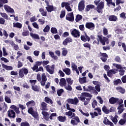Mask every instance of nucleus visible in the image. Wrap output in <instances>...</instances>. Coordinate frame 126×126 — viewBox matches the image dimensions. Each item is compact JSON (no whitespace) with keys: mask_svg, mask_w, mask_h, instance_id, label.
Wrapping results in <instances>:
<instances>
[{"mask_svg":"<svg viewBox=\"0 0 126 126\" xmlns=\"http://www.w3.org/2000/svg\"><path fill=\"white\" fill-rule=\"evenodd\" d=\"M19 108L22 110V113L23 114V110H25L26 109V107L25 106L21 104H19L18 105Z\"/></svg>","mask_w":126,"mask_h":126,"instance_id":"nucleus-56","label":"nucleus"},{"mask_svg":"<svg viewBox=\"0 0 126 126\" xmlns=\"http://www.w3.org/2000/svg\"><path fill=\"white\" fill-rule=\"evenodd\" d=\"M20 126H30V124L27 121L22 122L20 124Z\"/></svg>","mask_w":126,"mask_h":126,"instance_id":"nucleus-53","label":"nucleus"},{"mask_svg":"<svg viewBox=\"0 0 126 126\" xmlns=\"http://www.w3.org/2000/svg\"><path fill=\"white\" fill-rule=\"evenodd\" d=\"M44 101L45 102H46V103H47V104H49V103H50L51 105H52L53 103V100L48 96L45 97Z\"/></svg>","mask_w":126,"mask_h":126,"instance_id":"nucleus-36","label":"nucleus"},{"mask_svg":"<svg viewBox=\"0 0 126 126\" xmlns=\"http://www.w3.org/2000/svg\"><path fill=\"white\" fill-rule=\"evenodd\" d=\"M4 8L5 11L7 12H9L10 13H14V10L8 5L5 4L4 5Z\"/></svg>","mask_w":126,"mask_h":126,"instance_id":"nucleus-15","label":"nucleus"},{"mask_svg":"<svg viewBox=\"0 0 126 126\" xmlns=\"http://www.w3.org/2000/svg\"><path fill=\"white\" fill-rule=\"evenodd\" d=\"M97 40L94 41L93 44L99 45V42L101 43V44H102V46H105L106 44V45H109V44H110V40H109L108 37L103 36V35L101 34L100 32H98L97 33Z\"/></svg>","mask_w":126,"mask_h":126,"instance_id":"nucleus-1","label":"nucleus"},{"mask_svg":"<svg viewBox=\"0 0 126 126\" xmlns=\"http://www.w3.org/2000/svg\"><path fill=\"white\" fill-rule=\"evenodd\" d=\"M108 19L109 21L115 22L118 20V17L115 15H108Z\"/></svg>","mask_w":126,"mask_h":126,"instance_id":"nucleus-18","label":"nucleus"},{"mask_svg":"<svg viewBox=\"0 0 126 126\" xmlns=\"http://www.w3.org/2000/svg\"><path fill=\"white\" fill-rule=\"evenodd\" d=\"M2 67L4 68L6 70H12L13 69V67L12 66H8L7 65L3 63H1Z\"/></svg>","mask_w":126,"mask_h":126,"instance_id":"nucleus-20","label":"nucleus"},{"mask_svg":"<svg viewBox=\"0 0 126 126\" xmlns=\"http://www.w3.org/2000/svg\"><path fill=\"white\" fill-rule=\"evenodd\" d=\"M99 56L100 57V60L103 62V63H106L107 62V58H108V55L106 53H99Z\"/></svg>","mask_w":126,"mask_h":126,"instance_id":"nucleus-11","label":"nucleus"},{"mask_svg":"<svg viewBox=\"0 0 126 126\" xmlns=\"http://www.w3.org/2000/svg\"><path fill=\"white\" fill-rule=\"evenodd\" d=\"M114 60L115 62H117V63H121V58L118 56L115 57Z\"/></svg>","mask_w":126,"mask_h":126,"instance_id":"nucleus-62","label":"nucleus"},{"mask_svg":"<svg viewBox=\"0 0 126 126\" xmlns=\"http://www.w3.org/2000/svg\"><path fill=\"white\" fill-rule=\"evenodd\" d=\"M45 68L46 69V71L49 72L50 74H54L55 72V64L52 65H47L45 66Z\"/></svg>","mask_w":126,"mask_h":126,"instance_id":"nucleus-4","label":"nucleus"},{"mask_svg":"<svg viewBox=\"0 0 126 126\" xmlns=\"http://www.w3.org/2000/svg\"><path fill=\"white\" fill-rule=\"evenodd\" d=\"M58 120L59 121V122H62V123H63L66 121V117L65 116H59L57 118Z\"/></svg>","mask_w":126,"mask_h":126,"instance_id":"nucleus-29","label":"nucleus"},{"mask_svg":"<svg viewBox=\"0 0 126 126\" xmlns=\"http://www.w3.org/2000/svg\"><path fill=\"white\" fill-rule=\"evenodd\" d=\"M30 35L32 37L33 39H40V37L39 36V35L35 33H33L32 32L30 33Z\"/></svg>","mask_w":126,"mask_h":126,"instance_id":"nucleus-39","label":"nucleus"},{"mask_svg":"<svg viewBox=\"0 0 126 126\" xmlns=\"http://www.w3.org/2000/svg\"><path fill=\"white\" fill-rule=\"evenodd\" d=\"M95 9V5L93 4H89L87 5L85 8V11L88 12V11H90V9Z\"/></svg>","mask_w":126,"mask_h":126,"instance_id":"nucleus-21","label":"nucleus"},{"mask_svg":"<svg viewBox=\"0 0 126 126\" xmlns=\"http://www.w3.org/2000/svg\"><path fill=\"white\" fill-rule=\"evenodd\" d=\"M0 14L2 17L4 18V19H6V20H10V18H8V15H7V14L5 13H0Z\"/></svg>","mask_w":126,"mask_h":126,"instance_id":"nucleus-30","label":"nucleus"},{"mask_svg":"<svg viewBox=\"0 0 126 126\" xmlns=\"http://www.w3.org/2000/svg\"><path fill=\"white\" fill-rule=\"evenodd\" d=\"M71 67L73 71H74L77 69V65H76L74 63L73 64H72Z\"/></svg>","mask_w":126,"mask_h":126,"instance_id":"nucleus-63","label":"nucleus"},{"mask_svg":"<svg viewBox=\"0 0 126 126\" xmlns=\"http://www.w3.org/2000/svg\"><path fill=\"white\" fill-rule=\"evenodd\" d=\"M70 4L68 3V4H67V6H66L65 8L67 11H72V9H71V8H70Z\"/></svg>","mask_w":126,"mask_h":126,"instance_id":"nucleus-60","label":"nucleus"},{"mask_svg":"<svg viewBox=\"0 0 126 126\" xmlns=\"http://www.w3.org/2000/svg\"><path fill=\"white\" fill-rule=\"evenodd\" d=\"M70 85H68L67 86L65 85V86H64L65 89L67 90V91H72V87Z\"/></svg>","mask_w":126,"mask_h":126,"instance_id":"nucleus-48","label":"nucleus"},{"mask_svg":"<svg viewBox=\"0 0 126 126\" xmlns=\"http://www.w3.org/2000/svg\"><path fill=\"white\" fill-rule=\"evenodd\" d=\"M47 12H52V11H55V10H57V8L54 7L53 5H48L45 7Z\"/></svg>","mask_w":126,"mask_h":126,"instance_id":"nucleus-19","label":"nucleus"},{"mask_svg":"<svg viewBox=\"0 0 126 126\" xmlns=\"http://www.w3.org/2000/svg\"><path fill=\"white\" fill-rule=\"evenodd\" d=\"M111 120L113 122V123H114V125H117L118 123V119L116 118V117L111 116Z\"/></svg>","mask_w":126,"mask_h":126,"instance_id":"nucleus-49","label":"nucleus"},{"mask_svg":"<svg viewBox=\"0 0 126 126\" xmlns=\"http://www.w3.org/2000/svg\"><path fill=\"white\" fill-rule=\"evenodd\" d=\"M92 107L94 108V109H95V107L97 106H98V102H97V100H94L93 102L92 103Z\"/></svg>","mask_w":126,"mask_h":126,"instance_id":"nucleus-45","label":"nucleus"},{"mask_svg":"<svg viewBox=\"0 0 126 126\" xmlns=\"http://www.w3.org/2000/svg\"><path fill=\"white\" fill-rule=\"evenodd\" d=\"M63 92H64V90H63V89H58L57 90V95L59 97H61V96H62L63 93Z\"/></svg>","mask_w":126,"mask_h":126,"instance_id":"nucleus-34","label":"nucleus"},{"mask_svg":"<svg viewBox=\"0 0 126 126\" xmlns=\"http://www.w3.org/2000/svg\"><path fill=\"white\" fill-rule=\"evenodd\" d=\"M51 32L52 34H57L58 33V30L56 28H51Z\"/></svg>","mask_w":126,"mask_h":126,"instance_id":"nucleus-51","label":"nucleus"},{"mask_svg":"<svg viewBox=\"0 0 126 126\" xmlns=\"http://www.w3.org/2000/svg\"><path fill=\"white\" fill-rule=\"evenodd\" d=\"M116 90H119V92L122 94H124L126 92V90L122 87H117L116 88Z\"/></svg>","mask_w":126,"mask_h":126,"instance_id":"nucleus-37","label":"nucleus"},{"mask_svg":"<svg viewBox=\"0 0 126 126\" xmlns=\"http://www.w3.org/2000/svg\"><path fill=\"white\" fill-rule=\"evenodd\" d=\"M83 17H82V15H80V14H77L76 16V18H75V21L76 22H79L80 20H81Z\"/></svg>","mask_w":126,"mask_h":126,"instance_id":"nucleus-40","label":"nucleus"},{"mask_svg":"<svg viewBox=\"0 0 126 126\" xmlns=\"http://www.w3.org/2000/svg\"><path fill=\"white\" fill-rule=\"evenodd\" d=\"M79 82L81 84H83L84 83H86V77H82V78H79Z\"/></svg>","mask_w":126,"mask_h":126,"instance_id":"nucleus-38","label":"nucleus"},{"mask_svg":"<svg viewBox=\"0 0 126 126\" xmlns=\"http://www.w3.org/2000/svg\"><path fill=\"white\" fill-rule=\"evenodd\" d=\"M65 19L70 22H73L74 21V15L73 14V12L68 13L66 15Z\"/></svg>","mask_w":126,"mask_h":126,"instance_id":"nucleus-7","label":"nucleus"},{"mask_svg":"<svg viewBox=\"0 0 126 126\" xmlns=\"http://www.w3.org/2000/svg\"><path fill=\"white\" fill-rule=\"evenodd\" d=\"M81 40L83 41V42H89L90 41V37L87 35V33L85 32L84 35H81Z\"/></svg>","mask_w":126,"mask_h":126,"instance_id":"nucleus-13","label":"nucleus"},{"mask_svg":"<svg viewBox=\"0 0 126 126\" xmlns=\"http://www.w3.org/2000/svg\"><path fill=\"white\" fill-rule=\"evenodd\" d=\"M90 114L92 116V119H94L95 117H98V113L96 112H94V113L92 112H91Z\"/></svg>","mask_w":126,"mask_h":126,"instance_id":"nucleus-52","label":"nucleus"},{"mask_svg":"<svg viewBox=\"0 0 126 126\" xmlns=\"http://www.w3.org/2000/svg\"><path fill=\"white\" fill-rule=\"evenodd\" d=\"M29 71L27 68L25 67H23L21 69H20L19 72V76L20 78H23L25 75H27L28 74Z\"/></svg>","mask_w":126,"mask_h":126,"instance_id":"nucleus-5","label":"nucleus"},{"mask_svg":"<svg viewBox=\"0 0 126 126\" xmlns=\"http://www.w3.org/2000/svg\"><path fill=\"white\" fill-rule=\"evenodd\" d=\"M88 89L89 92H90V91H94V92L96 93V94H98V92H97V91H96V90H95V88L94 87H92L91 86H88Z\"/></svg>","mask_w":126,"mask_h":126,"instance_id":"nucleus-42","label":"nucleus"},{"mask_svg":"<svg viewBox=\"0 0 126 126\" xmlns=\"http://www.w3.org/2000/svg\"><path fill=\"white\" fill-rule=\"evenodd\" d=\"M32 89L35 92H39L40 91V88L36 85L32 86Z\"/></svg>","mask_w":126,"mask_h":126,"instance_id":"nucleus-27","label":"nucleus"},{"mask_svg":"<svg viewBox=\"0 0 126 126\" xmlns=\"http://www.w3.org/2000/svg\"><path fill=\"white\" fill-rule=\"evenodd\" d=\"M63 71L65 73V74H66V75H70V69L69 68H65L63 69Z\"/></svg>","mask_w":126,"mask_h":126,"instance_id":"nucleus-32","label":"nucleus"},{"mask_svg":"<svg viewBox=\"0 0 126 126\" xmlns=\"http://www.w3.org/2000/svg\"><path fill=\"white\" fill-rule=\"evenodd\" d=\"M4 100L5 102L8 104L11 103V99H10V97H8V96H5Z\"/></svg>","mask_w":126,"mask_h":126,"instance_id":"nucleus-50","label":"nucleus"},{"mask_svg":"<svg viewBox=\"0 0 126 126\" xmlns=\"http://www.w3.org/2000/svg\"><path fill=\"white\" fill-rule=\"evenodd\" d=\"M13 27H15L16 28H19V29H21L22 28V24L20 23H13Z\"/></svg>","mask_w":126,"mask_h":126,"instance_id":"nucleus-24","label":"nucleus"},{"mask_svg":"<svg viewBox=\"0 0 126 126\" xmlns=\"http://www.w3.org/2000/svg\"><path fill=\"white\" fill-rule=\"evenodd\" d=\"M120 3H125V1H122V0H116V5H119Z\"/></svg>","mask_w":126,"mask_h":126,"instance_id":"nucleus-61","label":"nucleus"},{"mask_svg":"<svg viewBox=\"0 0 126 126\" xmlns=\"http://www.w3.org/2000/svg\"><path fill=\"white\" fill-rule=\"evenodd\" d=\"M103 124H104V125H106V126L108 125L110 126H114V124H113V123L110 121L109 119H106V120H104L103 121Z\"/></svg>","mask_w":126,"mask_h":126,"instance_id":"nucleus-26","label":"nucleus"},{"mask_svg":"<svg viewBox=\"0 0 126 126\" xmlns=\"http://www.w3.org/2000/svg\"><path fill=\"white\" fill-rule=\"evenodd\" d=\"M67 101L68 104H72L73 105H76L79 102L78 99H77V97H75L74 99L72 98H68Z\"/></svg>","mask_w":126,"mask_h":126,"instance_id":"nucleus-14","label":"nucleus"},{"mask_svg":"<svg viewBox=\"0 0 126 126\" xmlns=\"http://www.w3.org/2000/svg\"><path fill=\"white\" fill-rule=\"evenodd\" d=\"M73 41V40L71 37H67L63 40V44L64 46H67V44H68V43H72Z\"/></svg>","mask_w":126,"mask_h":126,"instance_id":"nucleus-16","label":"nucleus"},{"mask_svg":"<svg viewBox=\"0 0 126 126\" xmlns=\"http://www.w3.org/2000/svg\"><path fill=\"white\" fill-rule=\"evenodd\" d=\"M41 106L42 111H48V109L47 108V103H46L45 102H41Z\"/></svg>","mask_w":126,"mask_h":126,"instance_id":"nucleus-25","label":"nucleus"},{"mask_svg":"<svg viewBox=\"0 0 126 126\" xmlns=\"http://www.w3.org/2000/svg\"><path fill=\"white\" fill-rule=\"evenodd\" d=\"M64 16H65V11H62L60 14V18H63Z\"/></svg>","mask_w":126,"mask_h":126,"instance_id":"nucleus-59","label":"nucleus"},{"mask_svg":"<svg viewBox=\"0 0 126 126\" xmlns=\"http://www.w3.org/2000/svg\"><path fill=\"white\" fill-rule=\"evenodd\" d=\"M102 111L105 113V114H108L110 113L109 109H107L106 106L104 105L102 108Z\"/></svg>","mask_w":126,"mask_h":126,"instance_id":"nucleus-44","label":"nucleus"},{"mask_svg":"<svg viewBox=\"0 0 126 126\" xmlns=\"http://www.w3.org/2000/svg\"><path fill=\"white\" fill-rule=\"evenodd\" d=\"M39 12L42 16H47V11L45 10L43 8L39 9Z\"/></svg>","mask_w":126,"mask_h":126,"instance_id":"nucleus-28","label":"nucleus"},{"mask_svg":"<svg viewBox=\"0 0 126 126\" xmlns=\"http://www.w3.org/2000/svg\"><path fill=\"white\" fill-rule=\"evenodd\" d=\"M85 2H84V0H81L78 4V10L79 11H82L84 10V8H85Z\"/></svg>","mask_w":126,"mask_h":126,"instance_id":"nucleus-9","label":"nucleus"},{"mask_svg":"<svg viewBox=\"0 0 126 126\" xmlns=\"http://www.w3.org/2000/svg\"><path fill=\"white\" fill-rule=\"evenodd\" d=\"M122 81L121 80V79H117L116 80L114 81L113 84L114 85L117 86L119 85V84H122Z\"/></svg>","mask_w":126,"mask_h":126,"instance_id":"nucleus-33","label":"nucleus"},{"mask_svg":"<svg viewBox=\"0 0 126 126\" xmlns=\"http://www.w3.org/2000/svg\"><path fill=\"white\" fill-rule=\"evenodd\" d=\"M83 46L84 48H87V49H89V50H91V44L88 43L87 42L83 44Z\"/></svg>","mask_w":126,"mask_h":126,"instance_id":"nucleus-46","label":"nucleus"},{"mask_svg":"<svg viewBox=\"0 0 126 126\" xmlns=\"http://www.w3.org/2000/svg\"><path fill=\"white\" fill-rule=\"evenodd\" d=\"M95 88L97 92H100V91H101V88L100 87L99 84H96V85L95 86Z\"/></svg>","mask_w":126,"mask_h":126,"instance_id":"nucleus-58","label":"nucleus"},{"mask_svg":"<svg viewBox=\"0 0 126 126\" xmlns=\"http://www.w3.org/2000/svg\"><path fill=\"white\" fill-rule=\"evenodd\" d=\"M42 114L45 121H49V113L46 111H42Z\"/></svg>","mask_w":126,"mask_h":126,"instance_id":"nucleus-22","label":"nucleus"},{"mask_svg":"<svg viewBox=\"0 0 126 126\" xmlns=\"http://www.w3.org/2000/svg\"><path fill=\"white\" fill-rule=\"evenodd\" d=\"M50 31V26L49 25H46L45 28L43 29V32L44 33L48 32Z\"/></svg>","mask_w":126,"mask_h":126,"instance_id":"nucleus-54","label":"nucleus"},{"mask_svg":"<svg viewBox=\"0 0 126 126\" xmlns=\"http://www.w3.org/2000/svg\"><path fill=\"white\" fill-rule=\"evenodd\" d=\"M109 102L110 104H111V105H114L116 104V103H118V102H119V98L114 97H111L109 99Z\"/></svg>","mask_w":126,"mask_h":126,"instance_id":"nucleus-17","label":"nucleus"},{"mask_svg":"<svg viewBox=\"0 0 126 126\" xmlns=\"http://www.w3.org/2000/svg\"><path fill=\"white\" fill-rule=\"evenodd\" d=\"M7 115L9 119H15V117H16L15 112L12 109L8 110Z\"/></svg>","mask_w":126,"mask_h":126,"instance_id":"nucleus-8","label":"nucleus"},{"mask_svg":"<svg viewBox=\"0 0 126 126\" xmlns=\"http://www.w3.org/2000/svg\"><path fill=\"white\" fill-rule=\"evenodd\" d=\"M47 79V76H46V74H45V73H43L41 75V80L40 81V84L42 86H45Z\"/></svg>","mask_w":126,"mask_h":126,"instance_id":"nucleus-12","label":"nucleus"},{"mask_svg":"<svg viewBox=\"0 0 126 126\" xmlns=\"http://www.w3.org/2000/svg\"><path fill=\"white\" fill-rule=\"evenodd\" d=\"M94 3L95 5H97L94 10H96L98 13H101V14H102V13H103V9H104V7H105L104 2L101 1L100 0H95Z\"/></svg>","mask_w":126,"mask_h":126,"instance_id":"nucleus-2","label":"nucleus"},{"mask_svg":"<svg viewBox=\"0 0 126 126\" xmlns=\"http://www.w3.org/2000/svg\"><path fill=\"white\" fill-rule=\"evenodd\" d=\"M67 53L68 52L67 51V49L64 47L62 48V55L63 57H65L66 55H67Z\"/></svg>","mask_w":126,"mask_h":126,"instance_id":"nucleus-31","label":"nucleus"},{"mask_svg":"<svg viewBox=\"0 0 126 126\" xmlns=\"http://www.w3.org/2000/svg\"><path fill=\"white\" fill-rule=\"evenodd\" d=\"M71 34L73 36L74 38H79L80 37V32L76 29L70 30Z\"/></svg>","mask_w":126,"mask_h":126,"instance_id":"nucleus-6","label":"nucleus"},{"mask_svg":"<svg viewBox=\"0 0 126 126\" xmlns=\"http://www.w3.org/2000/svg\"><path fill=\"white\" fill-rule=\"evenodd\" d=\"M85 27L90 30H94V29H95V25L92 22H87L85 25Z\"/></svg>","mask_w":126,"mask_h":126,"instance_id":"nucleus-10","label":"nucleus"},{"mask_svg":"<svg viewBox=\"0 0 126 126\" xmlns=\"http://www.w3.org/2000/svg\"><path fill=\"white\" fill-rule=\"evenodd\" d=\"M7 2H8V0H0V8L3 6V4L7 3Z\"/></svg>","mask_w":126,"mask_h":126,"instance_id":"nucleus-41","label":"nucleus"},{"mask_svg":"<svg viewBox=\"0 0 126 126\" xmlns=\"http://www.w3.org/2000/svg\"><path fill=\"white\" fill-rule=\"evenodd\" d=\"M123 83H126V75L123 76L121 78Z\"/></svg>","mask_w":126,"mask_h":126,"instance_id":"nucleus-64","label":"nucleus"},{"mask_svg":"<svg viewBox=\"0 0 126 126\" xmlns=\"http://www.w3.org/2000/svg\"><path fill=\"white\" fill-rule=\"evenodd\" d=\"M59 84L60 86H65V85H66V81L65 80V79L63 78H61Z\"/></svg>","mask_w":126,"mask_h":126,"instance_id":"nucleus-23","label":"nucleus"},{"mask_svg":"<svg viewBox=\"0 0 126 126\" xmlns=\"http://www.w3.org/2000/svg\"><path fill=\"white\" fill-rule=\"evenodd\" d=\"M66 81L69 85H72V83H73V81L71 80V78H69L66 79Z\"/></svg>","mask_w":126,"mask_h":126,"instance_id":"nucleus-57","label":"nucleus"},{"mask_svg":"<svg viewBox=\"0 0 126 126\" xmlns=\"http://www.w3.org/2000/svg\"><path fill=\"white\" fill-rule=\"evenodd\" d=\"M30 34V32H29V31H24L22 32V35L25 36H29Z\"/></svg>","mask_w":126,"mask_h":126,"instance_id":"nucleus-55","label":"nucleus"},{"mask_svg":"<svg viewBox=\"0 0 126 126\" xmlns=\"http://www.w3.org/2000/svg\"><path fill=\"white\" fill-rule=\"evenodd\" d=\"M71 118H72L71 120V124L73 126H77L80 123V120L78 116H75V113H72Z\"/></svg>","mask_w":126,"mask_h":126,"instance_id":"nucleus-3","label":"nucleus"},{"mask_svg":"<svg viewBox=\"0 0 126 126\" xmlns=\"http://www.w3.org/2000/svg\"><path fill=\"white\" fill-rule=\"evenodd\" d=\"M82 96H83L84 97H88L89 98H91L92 97V95L88 93H82Z\"/></svg>","mask_w":126,"mask_h":126,"instance_id":"nucleus-43","label":"nucleus"},{"mask_svg":"<svg viewBox=\"0 0 126 126\" xmlns=\"http://www.w3.org/2000/svg\"><path fill=\"white\" fill-rule=\"evenodd\" d=\"M32 117L34 118L35 120H37V121L39 120V114H38V112L36 111L33 112L32 114Z\"/></svg>","mask_w":126,"mask_h":126,"instance_id":"nucleus-35","label":"nucleus"},{"mask_svg":"<svg viewBox=\"0 0 126 126\" xmlns=\"http://www.w3.org/2000/svg\"><path fill=\"white\" fill-rule=\"evenodd\" d=\"M126 123V120L125 119H121L119 121V124L121 126H124Z\"/></svg>","mask_w":126,"mask_h":126,"instance_id":"nucleus-47","label":"nucleus"}]
</instances>
